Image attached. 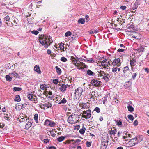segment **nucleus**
Here are the masks:
<instances>
[{"mask_svg": "<svg viewBox=\"0 0 149 149\" xmlns=\"http://www.w3.org/2000/svg\"><path fill=\"white\" fill-rule=\"evenodd\" d=\"M49 38H47L46 35H41L39 38V42L45 48H47L50 45L51 42Z\"/></svg>", "mask_w": 149, "mask_h": 149, "instance_id": "1", "label": "nucleus"}, {"mask_svg": "<svg viewBox=\"0 0 149 149\" xmlns=\"http://www.w3.org/2000/svg\"><path fill=\"white\" fill-rule=\"evenodd\" d=\"M71 60L73 63L76 66L78 69H83L85 68V65L82 62H80V61L82 60V58H80L77 60L73 56H71Z\"/></svg>", "mask_w": 149, "mask_h": 149, "instance_id": "2", "label": "nucleus"}, {"mask_svg": "<svg viewBox=\"0 0 149 149\" xmlns=\"http://www.w3.org/2000/svg\"><path fill=\"white\" fill-rule=\"evenodd\" d=\"M80 116V115L78 114L76 112L73 113L68 118V123L71 124L76 123L79 120Z\"/></svg>", "mask_w": 149, "mask_h": 149, "instance_id": "3", "label": "nucleus"}, {"mask_svg": "<svg viewBox=\"0 0 149 149\" xmlns=\"http://www.w3.org/2000/svg\"><path fill=\"white\" fill-rule=\"evenodd\" d=\"M97 64L99 66L103 67L104 68H105L107 67L110 65L109 61L107 59L104 60L100 62L98 61Z\"/></svg>", "mask_w": 149, "mask_h": 149, "instance_id": "4", "label": "nucleus"}, {"mask_svg": "<svg viewBox=\"0 0 149 149\" xmlns=\"http://www.w3.org/2000/svg\"><path fill=\"white\" fill-rule=\"evenodd\" d=\"M91 111L90 109L83 111L82 117L86 119L89 118L91 116Z\"/></svg>", "mask_w": 149, "mask_h": 149, "instance_id": "5", "label": "nucleus"}, {"mask_svg": "<svg viewBox=\"0 0 149 149\" xmlns=\"http://www.w3.org/2000/svg\"><path fill=\"white\" fill-rule=\"evenodd\" d=\"M140 4V3H138V2H135L134 3H132L130 5L131 8L130 11L132 12H133L132 10H134L137 9L138 6Z\"/></svg>", "mask_w": 149, "mask_h": 149, "instance_id": "6", "label": "nucleus"}, {"mask_svg": "<svg viewBox=\"0 0 149 149\" xmlns=\"http://www.w3.org/2000/svg\"><path fill=\"white\" fill-rule=\"evenodd\" d=\"M131 34L133 38L136 39H139L141 38V36L140 34L135 31L132 32Z\"/></svg>", "mask_w": 149, "mask_h": 149, "instance_id": "7", "label": "nucleus"}, {"mask_svg": "<svg viewBox=\"0 0 149 149\" xmlns=\"http://www.w3.org/2000/svg\"><path fill=\"white\" fill-rule=\"evenodd\" d=\"M75 94L76 96L78 97L81 96L83 92V90L81 87H79L75 90Z\"/></svg>", "mask_w": 149, "mask_h": 149, "instance_id": "8", "label": "nucleus"}, {"mask_svg": "<svg viewBox=\"0 0 149 149\" xmlns=\"http://www.w3.org/2000/svg\"><path fill=\"white\" fill-rule=\"evenodd\" d=\"M123 72L125 77L128 76V74L130 73V71L128 66H126L124 68Z\"/></svg>", "mask_w": 149, "mask_h": 149, "instance_id": "9", "label": "nucleus"}, {"mask_svg": "<svg viewBox=\"0 0 149 149\" xmlns=\"http://www.w3.org/2000/svg\"><path fill=\"white\" fill-rule=\"evenodd\" d=\"M129 143L130 145V146H133L138 144L136 137L131 139L129 142Z\"/></svg>", "mask_w": 149, "mask_h": 149, "instance_id": "10", "label": "nucleus"}, {"mask_svg": "<svg viewBox=\"0 0 149 149\" xmlns=\"http://www.w3.org/2000/svg\"><path fill=\"white\" fill-rule=\"evenodd\" d=\"M69 86V85H65L62 84V85L59 88V89L61 91L63 92L65 91L66 89Z\"/></svg>", "mask_w": 149, "mask_h": 149, "instance_id": "11", "label": "nucleus"}, {"mask_svg": "<svg viewBox=\"0 0 149 149\" xmlns=\"http://www.w3.org/2000/svg\"><path fill=\"white\" fill-rule=\"evenodd\" d=\"M120 60L119 58L115 59L112 62V65L114 66L117 65L118 66H119L120 64Z\"/></svg>", "mask_w": 149, "mask_h": 149, "instance_id": "12", "label": "nucleus"}, {"mask_svg": "<svg viewBox=\"0 0 149 149\" xmlns=\"http://www.w3.org/2000/svg\"><path fill=\"white\" fill-rule=\"evenodd\" d=\"M92 84L93 86H98L100 84V81L96 80H94L92 81Z\"/></svg>", "mask_w": 149, "mask_h": 149, "instance_id": "13", "label": "nucleus"}, {"mask_svg": "<svg viewBox=\"0 0 149 149\" xmlns=\"http://www.w3.org/2000/svg\"><path fill=\"white\" fill-rule=\"evenodd\" d=\"M34 70L38 74H41V72L40 70V67L39 65H36L34 67Z\"/></svg>", "mask_w": 149, "mask_h": 149, "instance_id": "14", "label": "nucleus"}, {"mask_svg": "<svg viewBox=\"0 0 149 149\" xmlns=\"http://www.w3.org/2000/svg\"><path fill=\"white\" fill-rule=\"evenodd\" d=\"M4 22H11V24L13 25V23L11 21V19H10V17L9 16H6L4 18Z\"/></svg>", "mask_w": 149, "mask_h": 149, "instance_id": "15", "label": "nucleus"}, {"mask_svg": "<svg viewBox=\"0 0 149 149\" xmlns=\"http://www.w3.org/2000/svg\"><path fill=\"white\" fill-rule=\"evenodd\" d=\"M112 77L111 76H107V75H104L102 77V79L106 81H108L109 79H110Z\"/></svg>", "mask_w": 149, "mask_h": 149, "instance_id": "16", "label": "nucleus"}, {"mask_svg": "<svg viewBox=\"0 0 149 149\" xmlns=\"http://www.w3.org/2000/svg\"><path fill=\"white\" fill-rule=\"evenodd\" d=\"M138 143L141 142L143 139V136H139L138 137H136Z\"/></svg>", "mask_w": 149, "mask_h": 149, "instance_id": "17", "label": "nucleus"}, {"mask_svg": "<svg viewBox=\"0 0 149 149\" xmlns=\"http://www.w3.org/2000/svg\"><path fill=\"white\" fill-rule=\"evenodd\" d=\"M108 141H103L101 143V147L103 148V149H104L106 148L107 145V144Z\"/></svg>", "mask_w": 149, "mask_h": 149, "instance_id": "18", "label": "nucleus"}, {"mask_svg": "<svg viewBox=\"0 0 149 149\" xmlns=\"http://www.w3.org/2000/svg\"><path fill=\"white\" fill-rule=\"evenodd\" d=\"M130 64L132 67L135 65L134 63H136V60L132 58L130 61Z\"/></svg>", "mask_w": 149, "mask_h": 149, "instance_id": "19", "label": "nucleus"}, {"mask_svg": "<svg viewBox=\"0 0 149 149\" xmlns=\"http://www.w3.org/2000/svg\"><path fill=\"white\" fill-rule=\"evenodd\" d=\"M96 94L97 95V91H93L91 93L89 94V97H90V98H93L94 96H95V97H96V96L95 95Z\"/></svg>", "mask_w": 149, "mask_h": 149, "instance_id": "20", "label": "nucleus"}, {"mask_svg": "<svg viewBox=\"0 0 149 149\" xmlns=\"http://www.w3.org/2000/svg\"><path fill=\"white\" fill-rule=\"evenodd\" d=\"M44 104L45 108L51 107L52 105L51 103L49 102L44 103Z\"/></svg>", "mask_w": 149, "mask_h": 149, "instance_id": "21", "label": "nucleus"}, {"mask_svg": "<svg viewBox=\"0 0 149 149\" xmlns=\"http://www.w3.org/2000/svg\"><path fill=\"white\" fill-rule=\"evenodd\" d=\"M24 107V105H16L15 107V109L17 110H19L23 108Z\"/></svg>", "mask_w": 149, "mask_h": 149, "instance_id": "22", "label": "nucleus"}, {"mask_svg": "<svg viewBox=\"0 0 149 149\" xmlns=\"http://www.w3.org/2000/svg\"><path fill=\"white\" fill-rule=\"evenodd\" d=\"M32 125V124L30 122H28L25 125V128L28 129Z\"/></svg>", "mask_w": 149, "mask_h": 149, "instance_id": "23", "label": "nucleus"}, {"mask_svg": "<svg viewBox=\"0 0 149 149\" xmlns=\"http://www.w3.org/2000/svg\"><path fill=\"white\" fill-rule=\"evenodd\" d=\"M65 138V137L63 136H61L57 139V141L60 142L64 140Z\"/></svg>", "mask_w": 149, "mask_h": 149, "instance_id": "24", "label": "nucleus"}, {"mask_svg": "<svg viewBox=\"0 0 149 149\" xmlns=\"http://www.w3.org/2000/svg\"><path fill=\"white\" fill-rule=\"evenodd\" d=\"M6 80L8 81H10L12 80V77L10 75H6Z\"/></svg>", "mask_w": 149, "mask_h": 149, "instance_id": "25", "label": "nucleus"}, {"mask_svg": "<svg viewBox=\"0 0 149 149\" xmlns=\"http://www.w3.org/2000/svg\"><path fill=\"white\" fill-rule=\"evenodd\" d=\"M9 74L12 77H16L17 75V74L15 72H13L10 73Z\"/></svg>", "mask_w": 149, "mask_h": 149, "instance_id": "26", "label": "nucleus"}, {"mask_svg": "<svg viewBox=\"0 0 149 149\" xmlns=\"http://www.w3.org/2000/svg\"><path fill=\"white\" fill-rule=\"evenodd\" d=\"M85 22V20L84 19L82 18H81L79 19L78 21V23H81V24H84Z\"/></svg>", "mask_w": 149, "mask_h": 149, "instance_id": "27", "label": "nucleus"}, {"mask_svg": "<svg viewBox=\"0 0 149 149\" xmlns=\"http://www.w3.org/2000/svg\"><path fill=\"white\" fill-rule=\"evenodd\" d=\"M34 95H33V94L31 93H31H29V94H28V99L30 100H31L33 98V96Z\"/></svg>", "mask_w": 149, "mask_h": 149, "instance_id": "28", "label": "nucleus"}, {"mask_svg": "<svg viewBox=\"0 0 149 149\" xmlns=\"http://www.w3.org/2000/svg\"><path fill=\"white\" fill-rule=\"evenodd\" d=\"M98 74H97L99 75L98 77L99 79H102V77L104 76V75L102 74V71L101 70L100 71H98Z\"/></svg>", "mask_w": 149, "mask_h": 149, "instance_id": "29", "label": "nucleus"}, {"mask_svg": "<svg viewBox=\"0 0 149 149\" xmlns=\"http://www.w3.org/2000/svg\"><path fill=\"white\" fill-rule=\"evenodd\" d=\"M15 101L19 102L20 100V96L19 95H16L14 99Z\"/></svg>", "mask_w": 149, "mask_h": 149, "instance_id": "30", "label": "nucleus"}, {"mask_svg": "<svg viewBox=\"0 0 149 149\" xmlns=\"http://www.w3.org/2000/svg\"><path fill=\"white\" fill-rule=\"evenodd\" d=\"M116 132V129L115 130H111L109 131V134H110L112 135L113 134L114 135L115 134Z\"/></svg>", "mask_w": 149, "mask_h": 149, "instance_id": "31", "label": "nucleus"}, {"mask_svg": "<svg viewBox=\"0 0 149 149\" xmlns=\"http://www.w3.org/2000/svg\"><path fill=\"white\" fill-rule=\"evenodd\" d=\"M89 33L90 34H92L94 33H97L98 32V31L97 30V29H94L93 30H90L89 31Z\"/></svg>", "mask_w": 149, "mask_h": 149, "instance_id": "32", "label": "nucleus"}, {"mask_svg": "<svg viewBox=\"0 0 149 149\" xmlns=\"http://www.w3.org/2000/svg\"><path fill=\"white\" fill-rule=\"evenodd\" d=\"M59 47L60 48V49L61 50H63V51H64V44H63L62 42L60 43L59 44Z\"/></svg>", "mask_w": 149, "mask_h": 149, "instance_id": "33", "label": "nucleus"}, {"mask_svg": "<svg viewBox=\"0 0 149 149\" xmlns=\"http://www.w3.org/2000/svg\"><path fill=\"white\" fill-rule=\"evenodd\" d=\"M86 130V128L84 127H83L82 129H81L79 130V132L81 134H83L84 133Z\"/></svg>", "mask_w": 149, "mask_h": 149, "instance_id": "34", "label": "nucleus"}, {"mask_svg": "<svg viewBox=\"0 0 149 149\" xmlns=\"http://www.w3.org/2000/svg\"><path fill=\"white\" fill-rule=\"evenodd\" d=\"M31 100H32L35 103H37L38 102L37 98V97L35 95H34L33 97V98Z\"/></svg>", "mask_w": 149, "mask_h": 149, "instance_id": "35", "label": "nucleus"}, {"mask_svg": "<svg viewBox=\"0 0 149 149\" xmlns=\"http://www.w3.org/2000/svg\"><path fill=\"white\" fill-rule=\"evenodd\" d=\"M127 108L128 109V111L130 112H132L134 111V108L130 105H129L127 107Z\"/></svg>", "mask_w": 149, "mask_h": 149, "instance_id": "36", "label": "nucleus"}, {"mask_svg": "<svg viewBox=\"0 0 149 149\" xmlns=\"http://www.w3.org/2000/svg\"><path fill=\"white\" fill-rule=\"evenodd\" d=\"M22 89V88L19 87H14L13 90L14 91H20Z\"/></svg>", "mask_w": 149, "mask_h": 149, "instance_id": "37", "label": "nucleus"}, {"mask_svg": "<svg viewBox=\"0 0 149 149\" xmlns=\"http://www.w3.org/2000/svg\"><path fill=\"white\" fill-rule=\"evenodd\" d=\"M50 121L48 120H46L44 123V124L47 126H49Z\"/></svg>", "mask_w": 149, "mask_h": 149, "instance_id": "38", "label": "nucleus"}, {"mask_svg": "<svg viewBox=\"0 0 149 149\" xmlns=\"http://www.w3.org/2000/svg\"><path fill=\"white\" fill-rule=\"evenodd\" d=\"M87 73L89 75H92L94 73L90 70H88L87 71Z\"/></svg>", "mask_w": 149, "mask_h": 149, "instance_id": "39", "label": "nucleus"}, {"mask_svg": "<svg viewBox=\"0 0 149 149\" xmlns=\"http://www.w3.org/2000/svg\"><path fill=\"white\" fill-rule=\"evenodd\" d=\"M115 121H116L117 122L116 125L119 127H120L121 125L122 124V121L120 120H118L116 121V120H115Z\"/></svg>", "mask_w": 149, "mask_h": 149, "instance_id": "40", "label": "nucleus"}, {"mask_svg": "<svg viewBox=\"0 0 149 149\" xmlns=\"http://www.w3.org/2000/svg\"><path fill=\"white\" fill-rule=\"evenodd\" d=\"M72 34V33L70 31H68L67 32H66L65 35V37H68L70 35H71Z\"/></svg>", "mask_w": 149, "mask_h": 149, "instance_id": "41", "label": "nucleus"}, {"mask_svg": "<svg viewBox=\"0 0 149 149\" xmlns=\"http://www.w3.org/2000/svg\"><path fill=\"white\" fill-rule=\"evenodd\" d=\"M34 119L36 121V122L37 123L38 122V114H35L34 116Z\"/></svg>", "mask_w": 149, "mask_h": 149, "instance_id": "42", "label": "nucleus"}, {"mask_svg": "<svg viewBox=\"0 0 149 149\" xmlns=\"http://www.w3.org/2000/svg\"><path fill=\"white\" fill-rule=\"evenodd\" d=\"M56 68L57 70V72L58 74H60L61 73V70L60 68H58V66L56 67Z\"/></svg>", "mask_w": 149, "mask_h": 149, "instance_id": "43", "label": "nucleus"}, {"mask_svg": "<svg viewBox=\"0 0 149 149\" xmlns=\"http://www.w3.org/2000/svg\"><path fill=\"white\" fill-rule=\"evenodd\" d=\"M74 141V139H72L71 140H66V143H67L68 144H71V142H73Z\"/></svg>", "mask_w": 149, "mask_h": 149, "instance_id": "44", "label": "nucleus"}, {"mask_svg": "<svg viewBox=\"0 0 149 149\" xmlns=\"http://www.w3.org/2000/svg\"><path fill=\"white\" fill-rule=\"evenodd\" d=\"M128 118L131 120L132 121L134 119V117L133 116L131 115H129L128 116Z\"/></svg>", "mask_w": 149, "mask_h": 149, "instance_id": "45", "label": "nucleus"}, {"mask_svg": "<svg viewBox=\"0 0 149 149\" xmlns=\"http://www.w3.org/2000/svg\"><path fill=\"white\" fill-rule=\"evenodd\" d=\"M42 103H41V104L40 105V107L42 109H45V107L44 104H42Z\"/></svg>", "mask_w": 149, "mask_h": 149, "instance_id": "46", "label": "nucleus"}, {"mask_svg": "<svg viewBox=\"0 0 149 149\" xmlns=\"http://www.w3.org/2000/svg\"><path fill=\"white\" fill-rule=\"evenodd\" d=\"M94 110L96 111L97 113H99L100 112V109L98 107H96L95 108Z\"/></svg>", "mask_w": 149, "mask_h": 149, "instance_id": "47", "label": "nucleus"}, {"mask_svg": "<svg viewBox=\"0 0 149 149\" xmlns=\"http://www.w3.org/2000/svg\"><path fill=\"white\" fill-rule=\"evenodd\" d=\"M112 71L113 72H116L117 71V67L112 68Z\"/></svg>", "mask_w": 149, "mask_h": 149, "instance_id": "48", "label": "nucleus"}, {"mask_svg": "<svg viewBox=\"0 0 149 149\" xmlns=\"http://www.w3.org/2000/svg\"><path fill=\"white\" fill-rule=\"evenodd\" d=\"M55 125V123L54 122H50L49 126L50 127H53Z\"/></svg>", "mask_w": 149, "mask_h": 149, "instance_id": "49", "label": "nucleus"}, {"mask_svg": "<svg viewBox=\"0 0 149 149\" xmlns=\"http://www.w3.org/2000/svg\"><path fill=\"white\" fill-rule=\"evenodd\" d=\"M87 61L88 63H93L94 62V61L92 58H89L88 59Z\"/></svg>", "mask_w": 149, "mask_h": 149, "instance_id": "50", "label": "nucleus"}, {"mask_svg": "<svg viewBox=\"0 0 149 149\" xmlns=\"http://www.w3.org/2000/svg\"><path fill=\"white\" fill-rule=\"evenodd\" d=\"M61 61L63 62H66L67 61V59L64 57H62L61 59Z\"/></svg>", "mask_w": 149, "mask_h": 149, "instance_id": "51", "label": "nucleus"}, {"mask_svg": "<svg viewBox=\"0 0 149 149\" xmlns=\"http://www.w3.org/2000/svg\"><path fill=\"white\" fill-rule=\"evenodd\" d=\"M32 33H33V34H34L35 35H37V34H38L39 32L38 31H32Z\"/></svg>", "mask_w": 149, "mask_h": 149, "instance_id": "52", "label": "nucleus"}, {"mask_svg": "<svg viewBox=\"0 0 149 149\" xmlns=\"http://www.w3.org/2000/svg\"><path fill=\"white\" fill-rule=\"evenodd\" d=\"M58 81V79H55L53 80V83L55 84H57Z\"/></svg>", "mask_w": 149, "mask_h": 149, "instance_id": "53", "label": "nucleus"}, {"mask_svg": "<svg viewBox=\"0 0 149 149\" xmlns=\"http://www.w3.org/2000/svg\"><path fill=\"white\" fill-rule=\"evenodd\" d=\"M66 102V100H65V98H63V99L60 102V103H65Z\"/></svg>", "mask_w": 149, "mask_h": 149, "instance_id": "54", "label": "nucleus"}, {"mask_svg": "<svg viewBox=\"0 0 149 149\" xmlns=\"http://www.w3.org/2000/svg\"><path fill=\"white\" fill-rule=\"evenodd\" d=\"M137 76V74L136 73H134L132 76V77L133 80L135 79V78Z\"/></svg>", "mask_w": 149, "mask_h": 149, "instance_id": "55", "label": "nucleus"}, {"mask_svg": "<svg viewBox=\"0 0 149 149\" xmlns=\"http://www.w3.org/2000/svg\"><path fill=\"white\" fill-rule=\"evenodd\" d=\"M91 142L87 141L86 143V145L87 147H89L91 146Z\"/></svg>", "mask_w": 149, "mask_h": 149, "instance_id": "56", "label": "nucleus"}, {"mask_svg": "<svg viewBox=\"0 0 149 149\" xmlns=\"http://www.w3.org/2000/svg\"><path fill=\"white\" fill-rule=\"evenodd\" d=\"M13 20V22L14 23L16 24H17V23H16V21L15 19V18L14 17L12 16V18L11 19V20Z\"/></svg>", "mask_w": 149, "mask_h": 149, "instance_id": "57", "label": "nucleus"}, {"mask_svg": "<svg viewBox=\"0 0 149 149\" xmlns=\"http://www.w3.org/2000/svg\"><path fill=\"white\" fill-rule=\"evenodd\" d=\"M81 141V140L79 139H77L75 140H74V142L72 143V144H74L75 143L77 142H80Z\"/></svg>", "mask_w": 149, "mask_h": 149, "instance_id": "58", "label": "nucleus"}, {"mask_svg": "<svg viewBox=\"0 0 149 149\" xmlns=\"http://www.w3.org/2000/svg\"><path fill=\"white\" fill-rule=\"evenodd\" d=\"M19 122H24L25 121V118L23 117L21 118V119H20L19 120Z\"/></svg>", "mask_w": 149, "mask_h": 149, "instance_id": "59", "label": "nucleus"}, {"mask_svg": "<svg viewBox=\"0 0 149 149\" xmlns=\"http://www.w3.org/2000/svg\"><path fill=\"white\" fill-rule=\"evenodd\" d=\"M126 6H122L120 7V8L123 10H125L126 9Z\"/></svg>", "mask_w": 149, "mask_h": 149, "instance_id": "60", "label": "nucleus"}, {"mask_svg": "<svg viewBox=\"0 0 149 149\" xmlns=\"http://www.w3.org/2000/svg\"><path fill=\"white\" fill-rule=\"evenodd\" d=\"M124 49H119L117 50V51L118 52H123L124 51Z\"/></svg>", "mask_w": 149, "mask_h": 149, "instance_id": "61", "label": "nucleus"}, {"mask_svg": "<svg viewBox=\"0 0 149 149\" xmlns=\"http://www.w3.org/2000/svg\"><path fill=\"white\" fill-rule=\"evenodd\" d=\"M126 133H125L124 134H123V135H124L125 134V135L123 136V138L124 139H126L127 137V135L126 134Z\"/></svg>", "mask_w": 149, "mask_h": 149, "instance_id": "62", "label": "nucleus"}, {"mask_svg": "<svg viewBox=\"0 0 149 149\" xmlns=\"http://www.w3.org/2000/svg\"><path fill=\"white\" fill-rule=\"evenodd\" d=\"M145 71L147 72L148 73H149V69L148 68H145Z\"/></svg>", "mask_w": 149, "mask_h": 149, "instance_id": "63", "label": "nucleus"}, {"mask_svg": "<svg viewBox=\"0 0 149 149\" xmlns=\"http://www.w3.org/2000/svg\"><path fill=\"white\" fill-rule=\"evenodd\" d=\"M134 125V126H136L138 124V122L137 120H135L133 123Z\"/></svg>", "mask_w": 149, "mask_h": 149, "instance_id": "64", "label": "nucleus"}]
</instances>
